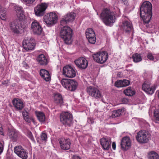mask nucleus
I'll return each instance as SVG.
<instances>
[{
    "instance_id": "nucleus-3",
    "label": "nucleus",
    "mask_w": 159,
    "mask_h": 159,
    "mask_svg": "<svg viewBox=\"0 0 159 159\" xmlns=\"http://www.w3.org/2000/svg\"><path fill=\"white\" fill-rule=\"evenodd\" d=\"M72 30L68 26H65L61 28L60 32V36L67 44H71L72 40Z\"/></svg>"
},
{
    "instance_id": "nucleus-19",
    "label": "nucleus",
    "mask_w": 159,
    "mask_h": 159,
    "mask_svg": "<svg viewBox=\"0 0 159 159\" xmlns=\"http://www.w3.org/2000/svg\"><path fill=\"white\" fill-rule=\"evenodd\" d=\"M31 30L34 34L37 35L40 34L42 32V28L37 21L32 22Z\"/></svg>"
},
{
    "instance_id": "nucleus-6",
    "label": "nucleus",
    "mask_w": 159,
    "mask_h": 159,
    "mask_svg": "<svg viewBox=\"0 0 159 159\" xmlns=\"http://www.w3.org/2000/svg\"><path fill=\"white\" fill-rule=\"evenodd\" d=\"M11 31L15 34L20 33L24 29V26L18 20H14L9 24Z\"/></svg>"
},
{
    "instance_id": "nucleus-37",
    "label": "nucleus",
    "mask_w": 159,
    "mask_h": 159,
    "mask_svg": "<svg viewBox=\"0 0 159 159\" xmlns=\"http://www.w3.org/2000/svg\"><path fill=\"white\" fill-rule=\"evenodd\" d=\"M115 85L118 88L123 87L122 80L116 81L115 83Z\"/></svg>"
},
{
    "instance_id": "nucleus-22",
    "label": "nucleus",
    "mask_w": 159,
    "mask_h": 159,
    "mask_svg": "<svg viewBox=\"0 0 159 159\" xmlns=\"http://www.w3.org/2000/svg\"><path fill=\"white\" fill-rule=\"evenodd\" d=\"M12 103L14 107L17 110H21L24 107V105L22 101L20 99H14L12 101Z\"/></svg>"
},
{
    "instance_id": "nucleus-10",
    "label": "nucleus",
    "mask_w": 159,
    "mask_h": 159,
    "mask_svg": "<svg viewBox=\"0 0 159 159\" xmlns=\"http://www.w3.org/2000/svg\"><path fill=\"white\" fill-rule=\"evenodd\" d=\"M15 153L22 159H27L28 153L21 146H17L14 148Z\"/></svg>"
},
{
    "instance_id": "nucleus-35",
    "label": "nucleus",
    "mask_w": 159,
    "mask_h": 159,
    "mask_svg": "<svg viewBox=\"0 0 159 159\" xmlns=\"http://www.w3.org/2000/svg\"><path fill=\"white\" fill-rule=\"evenodd\" d=\"M70 80L63 79L61 81V83L62 85L67 89L68 86H69V83H70Z\"/></svg>"
},
{
    "instance_id": "nucleus-16",
    "label": "nucleus",
    "mask_w": 159,
    "mask_h": 159,
    "mask_svg": "<svg viewBox=\"0 0 159 159\" xmlns=\"http://www.w3.org/2000/svg\"><path fill=\"white\" fill-rule=\"evenodd\" d=\"M86 36L88 41L91 44H94L96 41L95 34L92 28L87 29Z\"/></svg>"
},
{
    "instance_id": "nucleus-41",
    "label": "nucleus",
    "mask_w": 159,
    "mask_h": 159,
    "mask_svg": "<svg viewBox=\"0 0 159 159\" xmlns=\"http://www.w3.org/2000/svg\"><path fill=\"white\" fill-rule=\"evenodd\" d=\"M154 117L157 120L159 121V110H157L154 112Z\"/></svg>"
},
{
    "instance_id": "nucleus-9",
    "label": "nucleus",
    "mask_w": 159,
    "mask_h": 159,
    "mask_svg": "<svg viewBox=\"0 0 159 159\" xmlns=\"http://www.w3.org/2000/svg\"><path fill=\"white\" fill-rule=\"evenodd\" d=\"M35 46L34 41L33 38H26L23 42V47L26 51H31L34 50Z\"/></svg>"
},
{
    "instance_id": "nucleus-5",
    "label": "nucleus",
    "mask_w": 159,
    "mask_h": 159,
    "mask_svg": "<svg viewBox=\"0 0 159 159\" xmlns=\"http://www.w3.org/2000/svg\"><path fill=\"white\" fill-rule=\"evenodd\" d=\"M72 120V115L68 112H62L60 115V121L65 126H71Z\"/></svg>"
},
{
    "instance_id": "nucleus-45",
    "label": "nucleus",
    "mask_w": 159,
    "mask_h": 159,
    "mask_svg": "<svg viewBox=\"0 0 159 159\" xmlns=\"http://www.w3.org/2000/svg\"><path fill=\"white\" fill-rule=\"evenodd\" d=\"M4 145L3 144L0 142V154L2 152L3 149Z\"/></svg>"
},
{
    "instance_id": "nucleus-39",
    "label": "nucleus",
    "mask_w": 159,
    "mask_h": 159,
    "mask_svg": "<svg viewBox=\"0 0 159 159\" xmlns=\"http://www.w3.org/2000/svg\"><path fill=\"white\" fill-rule=\"evenodd\" d=\"M24 119L28 123H30L31 122L34 121L33 118L32 116H29L24 118Z\"/></svg>"
},
{
    "instance_id": "nucleus-29",
    "label": "nucleus",
    "mask_w": 159,
    "mask_h": 159,
    "mask_svg": "<svg viewBox=\"0 0 159 159\" xmlns=\"http://www.w3.org/2000/svg\"><path fill=\"white\" fill-rule=\"evenodd\" d=\"M77 85L78 83L76 81L71 79L67 90L72 91H74L76 89Z\"/></svg>"
},
{
    "instance_id": "nucleus-40",
    "label": "nucleus",
    "mask_w": 159,
    "mask_h": 159,
    "mask_svg": "<svg viewBox=\"0 0 159 159\" xmlns=\"http://www.w3.org/2000/svg\"><path fill=\"white\" fill-rule=\"evenodd\" d=\"M22 1L26 5H29L32 4L36 0H22Z\"/></svg>"
},
{
    "instance_id": "nucleus-26",
    "label": "nucleus",
    "mask_w": 159,
    "mask_h": 159,
    "mask_svg": "<svg viewBox=\"0 0 159 159\" xmlns=\"http://www.w3.org/2000/svg\"><path fill=\"white\" fill-rule=\"evenodd\" d=\"M38 63L41 65L45 66L48 63L47 58L43 54L39 55L37 59Z\"/></svg>"
},
{
    "instance_id": "nucleus-24",
    "label": "nucleus",
    "mask_w": 159,
    "mask_h": 159,
    "mask_svg": "<svg viewBox=\"0 0 159 159\" xmlns=\"http://www.w3.org/2000/svg\"><path fill=\"white\" fill-rule=\"evenodd\" d=\"M39 74L42 78L46 81H48L50 80L51 76L48 71L42 69L40 70Z\"/></svg>"
},
{
    "instance_id": "nucleus-17",
    "label": "nucleus",
    "mask_w": 159,
    "mask_h": 159,
    "mask_svg": "<svg viewBox=\"0 0 159 159\" xmlns=\"http://www.w3.org/2000/svg\"><path fill=\"white\" fill-rule=\"evenodd\" d=\"M101 144L104 150H108L111 148V138L110 137H104L100 139Z\"/></svg>"
},
{
    "instance_id": "nucleus-20",
    "label": "nucleus",
    "mask_w": 159,
    "mask_h": 159,
    "mask_svg": "<svg viewBox=\"0 0 159 159\" xmlns=\"http://www.w3.org/2000/svg\"><path fill=\"white\" fill-rule=\"evenodd\" d=\"M131 142L129 137L125 136L123 138L121 141V148L125 150L128 149L131 146Z\"/></svg>"
},
{
    "instance_id": "nucleus-48",
    "label": "nucleus",
    "mask_w": 159,
    "mask_h": 159,
    "mask_svg": "<svg viewBox=\"0 0 159 159\" xmlns=\"http://www.w3.org/2000/svg\"><path fill=\"white\" fill-rule=\"evenodd\" d=\"M9 81L8 80H5L4 81L2 82V84L3 85H5L6 86H7L8 85V83Z\"/></svg>"
},
{
    "instance_id": "nucleus-13",
    "label": "nucleus",
    "mask_w": 159,
    "mask_h": 159,
    "mask_svg": "<svg viewBox=\"0 0 159 159\" xmlns=\"http://www.w3.org/2000/svg\"><path fill=\"white\" fill-rule=\"evenodd\" d=\"M48 6L47 4L43 3L38 5L34 9L36 15L38 16H43L45 13V11Z\"/></svg>"
},
{
    "instance_id": "nucleus-23",
    "label": "nucleus",
    "mask_w": 159,
    "mask_h": 159,
    "mask_svg": "<svg viewBox=\"0 0 159 159\" xmlns=\"http://www.w3.org/2000/svg\"><path fill=\"white\" fill-rule=\"evenodd\" d=\"M14 10L17 16L20 19L22 20L24 18V11L22 7L16 5L14 6Z\"/></svg>"
},
{
    "instance_id": "nucleus-28",
    "label": "nucleus",
    "mask_w": 159,
    "mask_h": 159,
    "mask_svg": "<svg viewBox=\"0 0 159 159\" xmlns=\"http://www.w3.org/2000/svg\"><path fill=\"white\" fill-rule=\"evenodd\" d=\"M125 109L124 108L114 110L112 112L111 116L113 118L119 117L125 112Z\"/></svg>"
},
{
    "instance_id": "nucleus-4",
    "label": "nucleus",
    "mask_w": 159,
    "mask_h": 159,
    "mask_svg": "<svg viewBox=\"0 0 159 159\" xmlns=\"http://www.w3.org/2000/svg\"><path fill=\"white\" fill-rule=\"evenodd\" d=\"M151 137V134L145 130H141L137 134L136 138L137 141L140 143H147Z\"/></svg>"
},
{
    "instance_id": "nucleus-38",
    "label": "nucleus",
    "mask_w": 159,
    "mask_h": 159,
    "mask_svg": "<svg viewBox=\"0 0 159 159\" xmlns=\"http://www.w3.org/2000/svg\"><path fill=\"white\" fill-rule=\"evenodd\" d=\"M40 137L42 141L46 142L47 141V136L46 133H42L40 135Z\"/></svg>"
},
{
    "instance_id": "nucleus-11",
    "label": "nucleus",
    "mask_w": 159,
    "mask_h": 159,
    "mask_svg": "<svg viewBox=\"0 0 159 159\" xmlns=\"http://www.w3.org/2000/svg\"><path fill=\"white\" fill-rule=\"evenodd\" d=\"M62 74L66 77L73 78L75 76L76 72L70 66H66L63 68Z\"/></svg>"
},
{
    "instance_id": "nucleus-21",
    "label": "nucleus",
    "mask_w": 159,
    "mask_h": 159,
    "mask_svg": "<svg viewBox=\"0 0 159 159\" xmlns=\"http://www.w3.org/2000/svg\"><path fill=\"white\" fill-rule=\"evenodd\" d=\"M142 89L143 90L151 95L154 92L155 88L154 87H150V84L148 82H144L142 85Z\"/></svg>"
},
{
    "instance_id": "nucleus-31",
    "label": "nucleus",
    "mask_w": 159,
    "mask_h": 159,
    "mask_svg": "<svg viewBox=\"0 0 159 159\" xmlns=\"http://www.w3.org/2000/svg\"><path fill=\"white\" fill-rule=\"evenodd\" d=\"M35 114L38 120L40 122H43L45 121V117L43 112L40 111H36L35 112Z\"/></svg>"
},
{
    "instance_id": "nucleus-2",
    "label": "nucleus",
    "mask_w": 159,
    "mask_h": 159,
    "mask_svg": "<svg viewBox=\"0 0 159 159\" xmlns=\"http://www.w3.org/2000/svg\"><path fill=\"white\" fill-rule=\"evenodd\" d=\"M100 18L106 25L109 26H111V24L115 22L116 19L114 12L107 8L105 9L102 11Z\"/></svg>"
},
{
    "instance_id": "nucleus-43",
    "label": "nucleus",
    "mask_w": 159,
    "mask_h": 159,
    "mask_svg": "<svg viewBox=\"0 0 159 159\" xmlns=\"http://www.w3.org/2000/svg\"><path fill=\"white\" fill-rule=\"evenodd\" d=\"M123 83V86L125 87L129 85L130 84V81L129 80H122Z\"/></svg>"
},
{
    "instance_id": "nucleus-18",
    "label": "nucleus",
    "mask_w": 159,
    "mask_h": 159,
    "mask_svg": "<svg viewBox=\"0 0 159 159\" xmlns=\"http://www.w3.org/2000/svg\"><path fill=\"white\" fill-rule=\"evenodd\" d=\"M60 147L61 149L68 150L70 148L71 143L69 139L61 138L59 139Z\"/></svg>"
},
{
    "instance_id": "nucleus-47",
    "label": "nucleus",
    "mask_w": 159,
    "mask_h": 159,
    "mask_svg": "<svg viewBox=\"0 0 159 159\" xmlns=\"http://www.w3.org/2000/svg\"><path fill=\"white\" fill-rule=\"evenodd\" d=\"M22 114L24 118L28 116V112L26 111H23Z\"/></svg>"
},
{
    "instance_id": "nucleus-7",
    "label": "nucleus",
    "mask_w": 159,
    "mask_h": 159,
    "mask_svg": "<svg viewBox=\"0 0 159 159\" xmlns=\"http://www.w3.org/2000/svg\"><path fill=\"white\" fill-rule=\"evenodd\" d=\"M108 56V54L106 51L98 52L93 55L94 60L100 64L105 63L107 59Z\"/></svg>"
},
{
    "instance_id": "nucleus-33",
    "label": "nucleus",
    "mask_w": 159,
    "mask_h": 159,
    "mask_svg": "<svg viewBox=\"0 0 159 159\" xmlns=\"http://www.w3.org/2000/svg\"><path fill=\"white\" fill-rule=\"evenodd\" d=\"M148 157L149 159H159V155L154 151L149 152Z\"/></svg>"
},
{
    "instance_id": "nucleus-49",
    "label": "nucleus",
    "mask_w": 159,
    "mask_h": 159,
    "mask_svg": "<svg viewBox=\"0 0 159 159\" xmlns=\"http://www.w3.org/2000/svg\"><path fill=\"white\" fill-rule=\"evenodd\" d=\"M123 3L126 6H127L128 4V0H122Z\"/></svg>"
},
{
    "instance_id": "nucleus-32",
    "label": "nucleus",
    "mask_w": 159,
    "mask_h": 159,
    "mask_svg": "<svg viewBox=\"0 0 159 159\" xmlns=\"http://www.w3.org/2000/svg\"><path fill=\"white\" fill-rule=\"evenodd\" d=\"M124 93L128 96H132L135 94V92L131 87H128L124 90Z\"/></svg>"
},
{
    "instance_id": "nucleus-1",
    "label": "nucleus",
    "mask_w": 159,
    "mask_h": 159,
    "mask_svg": "<svg viewBox=\"0 0 159 159\" xmlns=\"http://www.w3.org/2000/svg\"><path fill=\"white\" fill-rule=\"evenodd\" d=\"M152 5L149 2H143L140 8V15L144 23H148L152 16Z\"/></svg>"
},
{
    "instance_id": "nucleus-52",
    "label": "nucleus",
    "mask_w": 159,
    "mask_h": 159,
    "mask_svg": "<svg viewBox=\"0 0 159 159\" xmlns=\"http://www.w3.org/2000/svg\"><path fill=\"white\" fill-rule=\"evenodd\" d=\"M158 98H159V92L158 93Z\"/></svg>"
},
{
    "instance_id": "nucleus-53",
    "label": "nucleus",
    "mask_w": 159,
    "mask_h": 159,
    "mask_svg": "<svg viewBox=\"0 0 159 159\" xmlns=\"http://www.w3.org/2000/svg\"><path fill=\"white\" fill-rule=\"evenodd\" d=\"M1 6L0 5V9H1Z\"/></svg>"
},
{
    "instance_id": "nucleus-8",
    "label": "nucleus",
    "mask_w": 159,
    "mask_h": 159,
    "mask_svg": "<svg viewBox=\"0 0 159 159\" xmlns=\"http://www.w3.org/2000/svg\"><path fill=\"white\" fill-rule=\"evenodd\" d=\"M44 21L48 25H53L57 23L58 17L56 14L53 12L48 13L44 17Z\"/></svg>"
},
{
    "instance_id": "nucleus-27",
    "label": "nucleus",
    "mask_w": 159,
    "mask_h": 159,
    "mask_svg": "<svg viewBox=\"0 0 159 159\" xmlns=\"http://www.w3.org/2000/svg\"><path fill=\"white\" fill-rule=\"evenodd\" d=\"M8 136L9 138L13 142L16 141L18 136V132L14 129L10 130L8 133Z\"/></svg>"
},
{
    "instance_id": "nucleus-25",
    "label": "nucleus",
    "mask_w": 159,
    "mask_h": 159,
    "mask_svg": "<svg viewBox=\"0 0 159 159\" xmlns=\"http://www.w3.org/2000/svg\"><path fill=\"white\" fill-rule=\"evenodd\" d=\"M122 26L123 30L126 32L130 31L132 29V26L131 23L128 20L124 21L122 23Z\"/></svg>"
},
{
    "instance_id": "nucleus-44",
    "label": "nucleus",
    "mask_w": 159,
    "mask_h": 159,
    "mask_svg": "<svg viewBox=\"0 0 159 159\" xmlns=\"http://www.w3.org/2000/svg\"><path fill=\"white\" fill-rule=\"evenodd\" d=\"M147 57L150 60L152 61L154 60V57L151 52H148L147 55Z\"/></svg>"
},
{
    "instance_id": "nucleus-50",
    "label": "nucleus",
    "mask_w": 159,
    "mask_h": 159,
    "mask_svg": "<svg viewBox=\"0 0 159 159\" xmlns=\"http://www.w3.org/2000/svg\"><path fill=\"white\" fill-rule=\"evenodd\" d=\"M112 148L114 150L116 149V144L115 142H113L112 145Z\"/></svg>"
},
{
    "instance_id": "nucleus-30",
    "label": "nucleus",
    "mask_w": 159,
    "mask_h": 159,
    "mask_svg": "<svg viewBox=\"0 0 159 159\" xmlns=\"http://www.w3.org/2000/svg\"><path fill=\"white\" fill-rule=\"evenodd\" d=\"M55 102L57 104H61L63 102L61 95L59 93L56 94L54 97Z\"/></svg>"
},
{
    "instance_id": "nucleus-14",
    "label": "nucleus",
    "mask_w": 159,
    "mask_h": 159,
    "mask_svg": "<svg viewBox=\"0 0 159 159\" xmlns=\"http://www.w3.org/2000/svg\"><path fill=\"white\" fill-rule=\"evenodd\" d=\"M74 62L76 66L81 69H86L88 65L87 60L83 57L79 58L75 60Z\"/></svg>"
},
{
    "instance_id": "nucleus-15",
    "label": "nucleus",
    "mask_w": 159,
    "mask_h": 159,
    "mask_svg": "<svg viewBox=\"0 0 159 159\" xmlns=\"http://www.w3.org/2000/svg\"><path fill=\"white\" fill-rule=\"evenodd\" d=\"M75 14L73 13H69L67 14L62 18L60 21L61 25L67 24L70 21H73L75 19Z\"/></svg>"
},
{
    "instance_id": "nucleus-36",
    "label": "nucleus",
    "mask_w": 159,
    "mask_h": 159,
    "mask_svg": "<svg viewBox=\"0 0 159 159\" xmlns=\"http://www.w3.org/2000/svg\"><path fill=\"white\" fill-rule=\"evenodd\" d=\"M6 15L5 11H0V18L2 20H5L6 19Z\"/></svg>"
},
{
    "instance_id": "nucleus-12",
    "label": "nucleus",
    "mask_w": 159,
    "mask_h": 159,
    "mask_svg": "<svg viewBox=\"0 0 159 159\" xmlns=\"http://www.w3.org/2000/svg\"><path fill=\"white\" fill-rule=\"evenodd\" d=\"M87 91L90 96L95 98H99L101 97L102 95L100 91L93 86H90L88 87Z\"/></svg>"
},
{
    "instance_id": "nucleus-42",
    "label": "nucleus",
    "mask_w": 159,
    "mask_h": 159,
    "mask_svg": "<svg viewBox=\"0 0 159 159\" xmlns=\"http://www.w3.org/2000/svg\"><path fill=\"white\" fill-rule=\"evenodd\" d=\"M27 136L33 142H35L34 137L32 133L30 131H28L27 132Z\"/></svg>"
},
{
    "instance_id": "nucleus-46",
    "label": "nucleus",
    "mask_w": 159,
    "mask_h": 159,
    "mask_svg": "<svg viewBox=\"0 0 159 159\" xmlns=\"http://www.w3.org/2000/svg\"><path fill=\"white\" fill-rule=\"evenodd\" d=\"M0 134L3 136L4 135V134L3 131V129L2 128V125L0 124Z\"/></svg>"
},
{
    "instance_id": "nucleus-34",
    "label": "nucleus",
    "mask_w": 159,
    "mask_h": 159,
    "mask_svg": "<svg viewBox=\"0 0 159 159\" xmlns=\"http://www.w3.org/2000/svg\"><path fill=\"white\" fill-rule=\"evenodd\" d=\"M132 58L135 62H138L142 60L140 54L138 53L134 54L132 56Z\"/></svg>"
},
{
    "instance_id": "nucleus-51",
    "label": "nucleus",
    "mask_w": 159,
    "mask_h": 159,
    "mask_svg": "<svg viewBox=\"0 0 159 159\" xmlns=\"http://www.w3.org/2000/svg\"><path fill=\"white\" fill-rule=\"evenodd\" d=\"M72 159H81V158L79 156H74L72 157Z\"/></svg>"
}]
</instances>
